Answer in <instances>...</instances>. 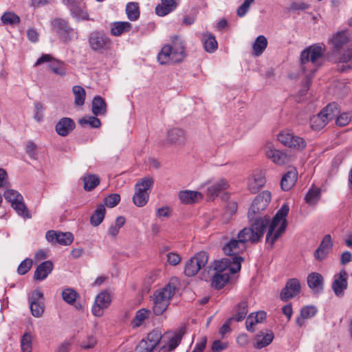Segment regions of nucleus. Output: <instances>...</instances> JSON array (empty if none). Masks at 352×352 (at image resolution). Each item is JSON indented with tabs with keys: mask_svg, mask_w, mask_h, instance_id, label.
<instances>
[{
	"mask_svg": "<svg viewBox=\"0 0 352 352\" xmlns=\"http://www.w3.org/2000/svg\"><path fill=\"white\" fill-rule=\"evenodd\" d=\"M3 196L6 200L11 204V206L23 199L22 195L13 189L6 190L3 193Z\"/></svg>",
	"mask_w": 352,
	"mask_h": 352,
	"instance_id": "obj_48",
	"label": "nucleus"
},
{
	"mask_svg": "<svg viewBox=\"0 0 352 352\" xmlns=\"http://www.w3.org/2000/svg\"><path fill=\"white\" fill-rule=\"evenodd\" d=\"M339 113L338 105L335 102L329 103L319 113L310 119V126L313 130L323 129L329 121L333 120Z\"/></svg>",
	"mask_w": 352,
	"mask_h": 352,
	"instance_id": "obj_7",
	"label": "nucleus"
},
{
	"mask_svg": "<svg viewBox=\"0 0 352 352\" xmlns=\"http://www.w3.org/2000/svg\"><path fill=\"white\" fill-rule=\"evenodd\" d=\"M186 56V44L179 36L170 38V43L164 45L158 54L157 59L161 65L177 63L182 61Z\"/></svg>",
	"mask_w": 352,
	"mask_h": 352,
	"instance_id": "obj_6",
	"label": "nucleus"
},
{
	"mask_svg": "<svg viewBox=\"0 0 352 352\" xmlns=\"http://www.w3.org/2000/svg\"><path fill=\"white\" fill-rule=\"evenodd\" d=\"M326 50L324 44H314L302 51L300 54L301 69L303 72L310 73L307 75L306 85L311 83V78L317 69L322 65L323 56Z\"/></svg>",
	"mask_w": 352,
	"mask_h": 352,
	"instance_id": "obj_4",
	"label": "nucleus"
},
{
	"mask_svg": "<svg viewBox=\"0 0 352 352\" xmlns=\"http://www.w3.org/2000/svg\"><path fill=\"white\" fill-rule=\"evenodd\" d=\"M168 262L172 265H177L181 261V257L176 253H169L167 255Z\"/></svg>",
	"mask_w": 352,
	"mask_h": 352,
	"instance_id": "obj_64",
	"label": "nucleus"
},
{
	"mask_svg": "<svg viewBox=\"0 0 352 352\" xmlns=\"http://www.w3.org/2000/svg\"><path fill=\"white\" fill-rule=\"evenodd\" d=\"M53 268L54 265L51 261H45L41 263L35 270L34 278L38 280L45 279L52 272Z\"/></svg>",
	"mask_w": 352,
	"mask_h": 352,
	"instance_id": "obj_24",
	"label": "nucleus"
},
{
	"mask_svg": "<svg viewBox=\"0 0 352 352\" xmlns=\"http://www.w3.org/2000/svg\"><path fill=\"white\" fill-rule=\"evenodd\" d=\"M168 140L171 144H180L185 140V134L180 129H173L168 132Z\"/></svg>",
	"mask_w": 352,
	"mask_h": 352,
	"instance_id": "obj_35",
	"label": "nucleus"
},
{
	"mask_svg": "<svg viewBox=\"0 0 352 352\" xmlns=\"http://www.w3.org/2000/svg\"><path fill=\"white\" fill-rule=\"evenodd\" d=\"M273 339L274 333L272 331L267 333L261 332L255 336L256 342L254 344V347L259 349L264 348L268 346L273 341Z\"/></svg>",
	"mask_w": 352,
	"mask_h": 352,
	"instance_id": "obj_30",
	"label": "nucleus"
},
{
	"mask_svg": "<svg viewBox=\"0 0 352 352\" xmlns=\"http://www.w3.org/2000/svg\"><path fill=\"white\" fill-rule=\"evenodd\" d=\"M317 311V308L313 305H307L302 307L300 309V316L296 320L297 325L302 327L305 324V320L314 317Z\"/></svg>",
	"mask_w": 352,
	"mask_h": 352,
	"instance_id": "obj_28",
	"label": "nucleus"
},
{
	"mask_svg": "<svg viewBox=\"0 0 352 352\" xmlns=\"http://www.w3.org/2000/svg\"><path fill=\"white\" fill-rule=\"evenodd\" d=\"M177 6L175 0H161V3L155 7V13L160 16H164L175 10Z\"/></svg>",
	"mask_w": 352,
	"mask_h": 352,
	"instance_id": "obj_25",
	"label": "nucleus"
},
{
	"mask_svg": "<svg viewBox=\"0 0 352 352\" xmlns=\"http://www.w3.org/2000/svg\"><path fill=\"white\" fill-rule=\"evenodd\" d=\"M307 283L314 294H321L324 290V278L318 272H311L308 274Z\"/></svg>",
	"mask_w": 352,
	"mask_h": 352,
	"instance_id": "obj_19",
	"label": "nucleus"
},
{
	"mask_svg": "<svg viewBox=\"0 0 352 352\" xmlns=\"http://www.w3.org/2000/svg\"><path fill=\"white\" fill-rule=\"evenodd\" d=\"M298 173L296 169H292L287 172L282 177L280 181L281 188L287 191L290 190L297 181Z\"/></svg>",
	"mask_w": 352,
	"mask_h": 352,
	"instance_id": "obj_27",
	"label": "nucleus"
},
{
	"mask_svg": "<svg viewBox=\"0 0 352 352\" xmlns=\"http://www.w3.org/2000/svg\"><path fill=\"white\" fill-rule=\"evenodd\" d=\"M179 198L184 204H192L202 199L201 192L193 190H182L179 193Z\"/></svg>",
	"mask_w": 352,
	"mask_h": 352,
	"instance_id": "obj_26",
	"label": "nucleus"
},
{
	"mask_svg": "<svg viewBox=\"0 0 352 352\" xmlns=\"http://www.w3.org/2000/svg\"><path fill=\"white\" fill-rule=\"evenodd\" d=\"M257 323L256 322V318H254V314H250L245 321L246 329L250 332L254 331V326Z\"/></svg>",
	"mask_w": 352,
	"mask_h": 352,
	"instance_id": "obj_62",
	"label": "nucleus"
},
{
	"mask_svg": "<svg viewBox=\"0 0 352 352\" xmlns=\"http://www.w3.org/2000/svg\"><path fill=\"white\" fill-rule=\"evenodd\" d=\"M243 257L223 258L215 261L213 270L215 273L211 279V285L217 289L223 288L230 279V274L240 271Z\"/></svg>",
	"mask_w": 352,
	"mask_h": 352,
	"instance_id": "obj_2",
	"label": "nucleus"
},
{
	"mask_svg": "<svg viewBox=\"0 0 352 352\" xmlns=\"http://www.w3.org/2000/svg\"><path fill=\"white\" fill-rule=\"evenodd\" d=\"M162 339V336L159 331H153L139 342L134 352H160Z\"/></svg>",
	"mask_w": 352,
	"mask_h": 352,
	"instance_id": "obj_8",
	"label": "nucleus"
},
{
	"mask_svg": "<svg viewBox=\"0 0 352 352\" xmlns=\"http://www.w3.org/2000/svg\"><path fill=\"white\" fill-rule=\"evenodd\" d=\"M208 261V255L206 252H199L188 260L185 265L184 273L188 276H195L200 270L204 268Z\"/></svg>",
	"mask_w": 352,
	"mask_h": 352,
	"instance_id": "obj_10",
	"label": "nucleus"
},
{
	"mask_svg": "<svg viewBox=\"0 0 352 352\" xmlns=\"http://www.w3.org/2000/svg\"><path fill=\"white\" fill-rule=\"evenodd\" d=\"M1 20L3 24L15 25L20 22V17L12 12H6L1 17Z\"/></svg>",
	"mask_w": 352,
	"mask_h": 352,
	"instance_id": "obj_49",
	"label": "nucleus"
},
{
	"mask_svg": "<svg viewBox=\"0 0 352 352\" xmlns=\"http://www.w3.org/2000/svg\"><path fill=\"white\" fill-rule=\"evenodd\" d=\"M339 62L347 64L346 66H342V68L339 69L340 72H344L345 69L352 68V46L349 47L340 54Z\"/></svg>",
	"mask_w": 352,
	"mask_h": 352,
	"instance_id": "obj_37",
	"label": "nucleus"
},
{
	"mask_svg": "<svg viewBox=\"0 0 352 352\" xmlns=\"http://www.w3.org/2000/svg\"><path fill=\"white\" fill-rule=\"evenodd\" d=\"M79 124L81 125L89 124L93 128H98L100 126V120L94 116H89L88 118H83L79 120Z\"/></svg>",
	"mask_w": 352,
	"mask_h": 352,
	"instance_id": "obj_55",
	"label": "nucleus"
},
{
	"mask_svg": "<svg viewBox=\"0 0 352 352\" xmlns=\"http://www.w3.org/2000/svg\"><path fill=\"white\" fill-rule=\"evenodd\" d=\"M149 197L148 192H141L135 190V194L133 197V204L138 207H142L145 206Z\"/></svg>",
	"mask_w": 352,
	"mask_h": 352,
	"instance_id": "obj_43",
	"label": "nucleus"
},
{
	"mask_svg": "<svg viewBox=\"0 0 352 352\" xmlns=\"http://www.w3.org/2000/svg\"><path fill=\"white\" fill-rule=\"evenodd\" d=\"M150 314V310L146 309H141L138 310L135 316V318L132 320V324L135 327H140L142 324L145 319L148 318Z\"/></svg>",
	"mask_w": 352,
	"mask_h": 352,
	"instance_id": "obj_47",
	"label": "nucleus"
},
{
	"mask_svg": "<svg viewBox=\"0 0 352 352\" xmlns=\"http://www.w3.org/2000/svg\"><path fill=\"white\" fill-rule=\"evenodd\" d=\"M271 201V193L268 190H264L258 195L254 199L249 211L248 217L250 227L264 235L267 228L266 234V243L273 247L274 243L283 234L287 226L286 217L289 211V207L284 204L277 211L275 216L271 219L269 215H262L261 212L266 209Z\"/></svg>",
	"mask_w": 352,
	"mask_h": 352,
	"instance_id": "obj_1",
	"label": "nucleus"
},
{
	"mask_svg": "<svg viewBox=\"0 0 352 352\" xmlns=\"http://www.w3.org/2000/svg\"><path fill=\"white\" fill-rule=\"evenodd\" d=\"M254 2V0H245L244 2L239 7L237 10V15L239 17L244 16L249 11L251 5Z\"/></svg>",
	"mask_w": 352,
	"mask_h": 352,
	"instance_id": "obj_59",
	"label": "nucleus"
},
{
	"mask_svg": "<svg viewBox=\"0 0 352 352\" xmlns=\"http://www.w3.org/2000/svg\"><path fill=\"white\" fill-rule=\"evenodd\" d=\"M278 140L285 146L296 150H302L307 146V143L302 138L288 131L280 132L278 135Z\"/></svg>",
	"mask_w": 352,
	"mask_h": 352,
	"instance_id": "obj_11",
	"label": "nucleus"
},
{
	"mask_svg": "<svg viewBox=\"0 0 352 352\" xmlns=\"http://www.w3.org/2000/svg\"><path fill=\"white\" fill-rule=\"evenodd\" d=\"M50 69L56 75L64 76L67 74V68L63 62L54 60L49 65Z\"/></svg>",
	"mask_w": 352,
	"mask_h": 352,
	"instance_id": "obj_46",
	"label": "nucleus"
},
{
	"mask_svg": "<svg viewBox=\"0 0 352 352\" xmlns=\"http://www.w3.org/2000/svg\"><path fill=\"white\" fill-rule=\"evenodd\" d=\"M179 286V280L177 277H172L164 287L153 292L151 301L152 310L155 315L160 316L166 310Z\"/></svg>",
	"mask_w": 352,
	"mask_h": 352,
	"instance_id": "obj_5",
	"label": "nucleus"
},
{
	"mask_svg": "<svg viewBox=\"0 0 352 352\" xmlns=\"http://www.w3.org/2000/svg\"><path fill=\"white\" fill-rule=\"evenodd\" d=\"M34 118L37 122H41L43 120L44 114L43 111L45 109V107L43 104L40 102H36L34 104Z\"/></svg>",
	"mask_w": 352,
	"mask_h": 352,
	"instance_id": "obj_57",
	"label": "nucleus"
},
{
	"mask_svg": "<svg viewBox=\"0 0 352 352\" xmlns=\"http://www.w3.org/2000/svg\"><path fill=\"white\" fill-rule=\"evenodd\" d=\"M73 241L74 236L71 232H58L57 243L63 245H69Z\"/></svg>",
	"mask_w": 352,
	"mask_h": 352,
	"instance_id": "obj_53",
	"label": "nucleus"
},
{
	"mask_svg": "<svg viewBox=\"0 0 352 352\" xmlns=\"http://www.w3.org/2000/svg\"><path fill=\"white\" fill-rule=\"evenodd\" d=\"M349 37L346 30L337 32L329 39V43H331L336 50H340L345 44L349 43Z\"/></svg>",
	"mask_w": 352,
	"mask_h": 352,
	"instance_id": "obj_23",
	"label": "nucleus"
},
{
	"mask_svg": "<svg viewBox=\"0 0 352 352\" xmlns=\"http://www.w3.org/2000/svg\"><path fill=\"white\" fill-rule=\"evenodd\" d=\"M154 181L151 177H144L138 182L135 186V190L141 192H148L153 186Z\"/></svg>",
	"mask_w": 352,
	"mask_h": 352,
	"instance_id": "obj_44",
	"label": "nucleus"
},
{
	"mask_svg": "<svg viewBox=\"0 0 352 352\" xmlns=\"http://www.w3.org/2000/svg\"><path fill=\"white\" fill-rule=\"evenodd\" d=\"M265 184V178L261 173H256L249 179L248 188L252 193L257 192Z\"/></svg>",
	"mask_w": 352,
	"mask_h": 352,
	"instance_id": "obj_29",
	"label": "nucleus"
},
{
	"mask_svg": "<svg viewBox=\"0 0 352 352\" xmlns=\"http://www.w3.org/2000/svg\"><path fill=\"white\" fill-rule=\"evenodd\" d=\"M228 187V182L226 179H221L208 188V195L214 199L221 190H226Z\"/></svg>",
	"mask_w": 352,
	"mask_h": 352,
	"instance_id": "obj_32",
	"label": "nucleus"
},
{
	"mask_svg": "<svg viewBox=\"0 0 352 352\" xmlns=\"http://www.w3.org/2000/svg\"><path fill=\"white\" fill-rule=\"evenodd\" d=\"M332 247L333 242L331 235H325L323 239L322 240L320 245L314 252V258L319 261L324 260L329 254Z\"/></svg>",
	"mask_w": 352,
	"mask_h": 352,
	"instance_id": "obj_20",
	"label": "nucleus"
},
{
	"mask_svg": "<svg viewBox=\"0 0 352 352\" xmlns=\"http://www.w3.org/2000/svg\"><path fill=\"white\" fill-rule=\"evenodd\" d=\"M36 145L32 142V141H28L26 143L25 145V150L27 154L30 156L32 159H36Z\"/></svg>",
	"mask_w": 352,
	"mask_h": 352,
	"instance_id": "obj_61",
	"label": "nucleus"
},
{
	"mask_svg": "<svg viewBox=\"0 0 352 352\" xmlns=\"http://www.w3.org/2000/svg\"><path fill=\"white\" fill-rule=\"evenodd\" d=\"M228 348V344L217 340L213 342L212 350L214 352H221Z\"/></svg>",
	"mask_w": 352,
	"mask_h": 352,
	"instance_id": "obj_63",
	"label": "nucleus"
},
{
	"mask_svg": "<svg viewBox=\"0 0 352 352\" xmlns=\"http://www.w3.org/2000/svg\"><path fill=\"white\" fill-rule=\"evenodd\" d=\"M63 3L69 8L72 16L76 20L89 19L83 0H63Z\"/></svg>",
	"mask_w": 352,
	"mask_h": 352,
	"instance_id": "obj_13",
	"label": "nucleus"
},
{
	"mask_svg": "<svg viewBox=\"0 0 352 352\" xmlns=\"http://www.w3.org/2000/svg\"><path fill=\"white\" fill-rule=\"evenodd\" d=\"M120 201V196L119 194L113 193L110 194L106 197L104 199V206H107L109 208H113L117 206Z\"/></svg>",
	"mask_w": 352,
	"mask_h": 352,
	"instance_id": "obj_54",
	"label": "nucleus"
},
{
	"mask_svg": "<svg viewBox=\"0 0 352 352\" xmlns=\"http://www.w3.org/2000/svg\"><path fill=\"white\" fill-rule=\"evenodd\" d=\"M89 43L91 50L99 52L109 48L111 40L104 34L96 31L89 34Z\"/></svg>",
	"mask_w": 352,
	"mask_h": 352,
	"instance_id": "obj_15",
	"label": "nucleus"
},
{
	"mask_svg": "<svg viewBox=\"0 0 352 352\" xmlns=\"http://www.w3.org/2000/svg\"><path fill=\"white\" fill-rule=\"evenodd\" d=\"M320 198V189L313 186L305 195V201L309 205H315Z\"/></svg>",
	"mask_w": 352,
	"mask_h": 352,
	"instance_id": "obj_42",
	"label": "nucleus"
},
{
	"mask_svg": "<svg viewBox=\"0 0 352 352\" xmlns=\"http://www.w3.org/2000/svg\"><path fill=\"white\" fill-rule=\"evenodd\" d=\"M43 297V294L41 291L34 290L29 298L30 308L34 317H40L43 313L44 309L40 302Z\"/></svg>",
	"mask_w": 352,
	"mask_h": 352,
	"instance_id": "obj_21",
	"label": "nucleus"
},
{
	"mask_svg": "<svg viewBox=\"0 0 352 352\" xmlns=\"http://www.w3.org/2000/svg\"><path fill=\"white\" fill-rule=\"evenodd\" d=\"M11 206L19 215L28 219L31 218L28 209L24 203V199L17 201Z\"/></svg>",
	"mask_w": 352,
	"mask_h": 352,
	"instance_id": "obj_50",
	"label": "nucleus"
},
{
	"mask_svg": "<svg viewBox=\"0 0 352 352\" xmlns=\"http://www.w3.org/2000/svg\"><path fill=\"white\" fill-rule=\"evenodd\" d=\"M74 95V103L77 106H82L86 98V91L85 89L79 85H75L72 88Z\"/></svg>",
	"mask_w": 352,
	"mask_h": 352,
	"instance_id": "obj_41",
	"label": "nucleus"
},
{
	"mask_svg": "<svg viewBox=\"0 0 352 352\" xmlns=\"http://www.w3.org/2000/svg\"><path fill=\"white\" fill-rule=\"evenodd\" d=\"M347 279L348 273L344 269L341 270L333 276L331 289L336 296L341 298L344 295V292L348 288Z\"/></svg>",
	"mask_w": 352,
	"mask_h": 352,
	"instance_id": "obj_14",
	"label": "nucleus"
},
{
	"mask_svg": "<svg viewBox=\"0 0 352 352\" xmlns=\"http://www.w3.org/2000/svg\"><path fill=\"white\" fill-rule=\"evenodd\" d=\"M105 211V207L103 204H100L97 207L94 213L90 218V223L93 226H98L102 222L104 218Z\"/></svg>",
	"mask_w": 352,
	"mask_h": 352,
	"instance_id": "obj_38",
	"label": "nucleus"
},
{
	"mask_svg": "<svg viewBox=\"0 0 352 352\" xmlns=\"http://www.w3.org/2000/svg\"><path fill=\"white\" fill-rule=\"evenodd\" d=\"M127 17L131 21H136L140 16V11L137 3L130 2L126 6Z\"/></svg>",
	"mask_w": 352,
	"mask_h": 352,
	"instance_id": "obj_45",
	"label": "nucleus"
},
{
	"mask_svg": "<svg viewBox=\"0 0 352 352\" xmlns=\"http://www.w3.org/2000/svg\"><path fill=\"white\" fill-rule=\"evenodd\" d=\"M310 8V6L301 1H293L289 5V10L292 12L304 11Z\"/></svg>",
	"mask_w": 352,
	"mask_h": 352,
	"instance_id": "obj_56",
	"label": "nucleus"
},
{
	"mask_svg": "<svg viewBox=\"0 0 352 352\" xmlns=\"http://www.w3.org/2000/svg\"><path fill=\"white\" fill-rule=\"evenodd\" d=\"M21 347L22 352H32V338L30 333H25L21 340Z\"/></svg>",
	"mask_w": 352,
	"mask_h": 352,
	"instance_id": "obj_51",
	"label": "nucleus"
},
{
	"mask_svg": "<svg viewBox=\"0 0 352 352\" xmlns=\"http://www.w3.org/2000/svg\"><path fill=\"white\" fill-rule=\"evenodd\" d=\"M202 41L204 49L207 52L212 53L217 49V42L215 37L212 34H203Z\"/></svg>",
	"mask_w": 352,
	"mask_h": 352,
	"instance_id": "obj_34",
	"label": "nucleus"
},
{
	"mask_svg": "<svg viewBox=\"0 0 352 352\" xmlns=\"http://www.w3.org/2000/svg\"><path fill=\"white\" fill-rule=\"evenodd\" d=\"M75 128V122L69 118H63L56 124V133L60 136L67 135Z\"/></svg>",
	"mask_w": 352,
	"mask_h": 352,
	"instance_id": "obj_22",
	"label": "nucleus"
},
{
	"mask_svg": "<svg viewBox=\"0 0 352 352\" xmlns=\"http://www.w3.org/2000/svg\"><path fill=\"white\" fill-rule=\"evenodd\" d=\"M53 30L59 38L64 43H68L78 38V34L69 26V23L63 19H55L52 22Z\"/></svg>",
	"mask_w": 352,
	"mask_h": 352,
	"instance_id": "obj_9",
	"label": "nucleus"
},
{
	"mask_svg": "<svg viewBox=\"0 0 352 352\" xmlns=\"http://www.w3.org/2000/svg\"><path fill=\"white\" fill-rule=\"evenodd\" d=\"M84 189L87 191H91L100 184L99 177L94 174H88L83 176Z\"/></svg>",
	"mask_w": 352,
	"mask_h": 352,
	"instance_id": "obj_40",
	"label": "nucleus"
},
{
	"mask_svg": "<svg viewBox=\"0 0 352 352\" xmlns=\"http://www.w3.org/2000/svg\"><path fill=\"white\" fill-rule=\"evenodd\" d=\"M96 343V338L93 335H90L87 336L86 340L80 342V346L82 349H88L94 347Z\"/></svg>",
	"mask_w": 352,
	"mask_h": 352,
	"instance_id": "obj_60",
	"label": "nucleus"
},
{
	"mask_svg": "<svg viewBox=\"0 0 352 352\" xmlns=\"http://www.w3.org/2000/svg\"><path fill=\"white\" fill-rule=\"evenodd\" d=\"M267 46V38L263 35L258 36L254 41L252 45L253 54L256 56H260L263 54Z\"/></svg>",
	"mask_w": 352,
	"mask_h": 352,
	"instance_id": "obj_36",
	"label": "nucleus"
},
{
	"mask_svg": "<svg viewBox=\"0 0 352 352\" xmlns=\"http://www.w3.org/2000/svg\"><path fill=\"white\" fill-rule=\"evenodd\" d=\"M91 111L96 116L104 115L106 113L107 104L102 97L97 96L94 98Z\"/></svg>",
	"mask_w": 352,
	"mask_h": 352,
	"instance_id": "obj_31",
	"label": "nucleus"
},
{
	"mask_svg": "<svg viewBox=\"0 0 352 352\" xmlns=\"http://www.w3.org/2000/svg\"><path fill=\"white\" fill-rule=\"evenodd\" d=\"M131 29V24L126 21H116L111 24V34L113 36H120L124 32H129Z\"/></svg>",
	"mask_w": 352,
	"mask_h": 352,
	"instance_id": "obj_33",
	"label": "nucleus"
},
{
	"mask_svg": "<svg viewBox=\"0 0 352 352\" xmlns=\"http://www.w3.org/2000/svg\"><path fill=\"white\" fill-rule=\"evenodd\" d=\"M235 314L232 317L233 320L236 322L242 321L245 319L248 311V303L245 301L239 302L234 308Z\"/></svg>",
	"mask_w": 352,
	"mask_h": 352,
	"instance_id": "obj_39",
	"label": "nucleus"
},
{
	"mask_svg": "<svg viewBox=\"0 0 352 352\" xmlns=\"http://www.w3.org/2000/svg\"><path fill=\"white\" fill-rule=\"evenodd\" d=\"M185 334V328L181 327L173 333L168 336V341L167 343L160 345V352H170L174 350L180 343L182 337Z\"/></svg>",
	"mask_w": 352,
	"mask_h": 352,
	"instance_id": "obj_18",
	"label": "nucleus"
},
{
	"mask_svg": "<svg viewBox=\"0 0 352 352\" xmlns=\"http://www.w3.org/2000/svg\"><path fill=\"white\" fill-rule=\"evenodd\" d=\"M301 290L300 281L297 278L289 279L280 294L281 300L286 302L296 296Z\"/></svg>",
	"mask_w": 352,
	"mask_h": 352,
	"instance_id": "obj_16",
	"label": "nucleus"
},
{
	"mask_svg": "<svg viewBox=\"0 0 352 352\" xmlns=\"http://www.w3.org/2000/svg\"><path fill=\"white\" fill-rule=\"evenodd\" d=\"M77 296L78 294L72 288H66L62 291V298L68 304H74Z\"/></svg>",
	"mask_w": 352,
	"mask_h": 352,
	"instance_id": "obj_52",
	"label": "nucleus"
},
{
	"mask_svg": "<svg viewBox=\"0 0 352 352\" xmlns=\"http://www.w3.org/2000/svg\"><path fill=\"white\" fill-rule=\"evenodd\" d=\"M32 265V260L31 258H26L20 263L17 272L19 274L24 275L30 270Z\"/></svg>",
	"mask_w": 352,
	"mask_h": 352,
	"instance_id": "obj_58",
	"label": "nucleus"
},
{
	"mask_svg": "<svg viewBox=\"0 0 352 352\" xmlns=\"http://www.w3.org/2000/svg\"><path fill=\"white\" fill-rule=\"evenodd\" d=\"M110 294L107 292H102L97 295L91 309L92 314L96 317L103 314V309L107 308L111 304Z\"/></svg>",
	"mask_w": 352,
	"mask_h": 352,
	"instance_id": "obj_17",
	"label": "nucleus"
},
{
	"mask_svg": "<svg viewBox=\"0 0 352 352\" xmlns=\"http://www.w3.org/2000/svg\"><path fill=\"white\" fill-rule=\"evenodd\" d=\"M263 236L261 232L245 227L239 232L236 238L231 239L224 245L223 251L229 258L241 257L239 254L246 250L248 243H257Z\"/></svg>",
	"mask_w": 352,
	"mask_h": 352,
	"instance_id": "obj_3",
	"label": "nucleus"
},
{
	"mask_svg": "<svg viewBox=\"0 0 352 352\" xmlns=\"http://www.w3.org/2000/svg\"><path fill=\"white\" fill-rule=\"evenodd\" d=\"M264 148L267 157L277 165L287 164L293 160L292 155L276 149L272 143H267Z\"/></svg>",
	"mask_w": 352,
	"mask_h": 352,
	"instance_id": "obj_12",
	"label": "nucleus"
}]
</instances>
